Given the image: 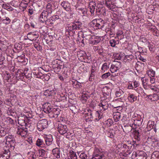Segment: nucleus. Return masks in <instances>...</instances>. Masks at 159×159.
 Listing matches in <instances>:
<instances>
[{"mask_svg":"<svg viewBox=\"0 0 159 159\" xmlns=\"http://www.w3.org/2000/svg\"><path fill=\"white\" fill-rule=\"evenodd\" d=\"M110 43L111 46L112 47H114L116 44V41L114 39H111L110 41Z\"/></svg>","mask_w":159,"mask_h":159,"instance_id":"obj_60","label":"nucleus"},{"mask_svg":"<svg viewBox=\"0 0 159 159\" xmlns=\"http://www.w3.org/2000/svg\"><path fill=\"white\" fill-rule=\"evenodd\" d=\"M96 10L95 13L98 14L102 15L105 16L106 14V11L104 7H102L101 4H98L96 6Z\"/></svg>","mask_w":159,"mask_h":159,"instance_id":"obj_8","label":"nucleus"},{"mask_svg":"<svg viewBox=\"0 0 159 159\" xmlns=\"http://www.w3.org/2000/svg\"><path fill=\"white\" fill-rule=\"evenodd\" d=\"M113 121L112 119H108L104 122L105 127L108 128L110 127L113 125Z\"/></svg>","mask_w":159,"mask_h":159,"instance_id":"obj_28","label":"nucleus"},{"mask_svg":"<svg viewBox=\"0 0 159 159\" xmlns=\"http://www.w3.org/2000/svg\"><path fill=\"white\" fill-rule=\"evenodd\" d=\"M61 5L64 9L66 11L70 10L71 8L70 4L68 2L63 1L61 3Z\"/></svg>","mask_w":159,"mask_h":159,"instance_id":"obj_21","label":"nucleus"},{"mask_svg":"<svg viewBox=\"0 0 159 159\" xmlns=\"http://www.w3.org/2000/svg\"><path fill=\"white\" fill-rule=\"evenodd\" d=\"M22 49L21 45L20 44H17L15 45L13 51L15 52H19Z\"/></svg>","mask_w":159,"mask_h":159,"instance_id":"obj_36","label":"nucleus"},{"mask_svg":"<svg viewBox=\"0 0 159 159\" xmlns=\"http://www.w3.org/2000/svg\"><path fill=\"white\" fill-rule=\"evenodd\" d=\"M121 67V63L119 62H117L116 65L113 64L111 65L110 68V70L112 73H115Z\"/></svg>","mask_w":159,"mask_h":159,"instance_id":"obj_18","label":"nucleus"},{"mask_svg":"<svg viewBox=\"0 0 159 159\" xmlns=\"http://www.w3.org/2000/svg\"><path fill=\"white\" fill-rule=\"evenodd\" d=\"M151 159H159V152H154L152 154Z\"/></svg>","mask_w":159,"mask_h":159,"instance_id":"obj_43","label":"nucleus"},{"mask_svg":"<svg viewBox=\"0 0 159 159\" xmlns=\"http://www.w3.org/2000/svg\"><path fill=\"white\" fill-rule=\"evenodd\" d=\"M48 121L46 119L39 120L37 124V127L39 131H41L47 127Z\"/></svg>","mask_w":159,"mask_h":159,"instance_id":"obj_4","label":"nucleus"},{"mask_svg":"<svg viewBox=\"0 0 159 159\" xmlns=\"http://www.w3.org/2000/svg\"><path fill=\"white\" fill-rule=\"evenodd\" d=\"M128 99L130 102L133 103L137 100V97L134 94L129 93L128 94Z\"/></svg>","mask_w":159,"mask_h":159,"instance_id":"obj_23","label":"nucleus"},{"mask_svg":"<svg viewBox=\"0 0 159 159\" xmlns=\"http://www.w3.org/2000/svg\"><path fill=\"white\" fill-rule=\"evenodd\" d=\"M10 149L8 147H4L3 153L0 154V159H8L10 156Z\"/></svg>","mask_w":159,"mask_h":159,"instance_id":"obj_5","label":"nucleus"},{"mask_svg":"<svg viewBox=\"0 0 159 159\" xmlns=\"http://www.w3.org/2000/svg\"><path fill=\"white\" fill-rule=\"evenodd\" d=\"M52 152L54 156L57 158L60 157V151L59 148H54L52 151Z\"/></svg>","mask_w":159,"mask_h":159,"instance_id":"obj_25","label":"nucleus"},{"mask_svg":"<svg viewBox=\"0 0 159 159\" xmlns=\"http://www.w3.org/2000/svg\"><path fill=\"white\" fill-rule=\"evenodd\" d=\"M112 130H110L108 131L107 133V135L109 137L111 138H114V135L112 133Z\"/></svg>","mask_w":159,"mask_h":159,"instance_id":"obj_59","label":"nucleus"},{"mask_svg":"<svg viewBox=\"0 0 159 159\" xmlns=\"http://www.w3.org/2000/svg\"><path fill=\"white\" fill-rule=\"evenodd\" d=\"M49 14L46 11H43L40 15L39 20L43 23L47 21L48 20V16Z\"/></svg>","mask_w":159,"mask_h":159,"instance_id":"obj_13","label":"nucleus"},{"mask_svg":"<svg viewBox=\"0 0 159 159\" xmlns=\"http://www.w3.org/2000/svg\"><path fill=\"white\" fill-rule=\"evenodd\" d=\"M152 31L155 36H158L159 35V33L158 32V30L155 27Z\"/></svg>","mask_w":159,"mask_h":159,"instance_id":"obj_58","label":"nucleus"},{"mask_svg":"<svg viewBox=\"0 0 159 159\" xmlns=\"http://www.w3.org/2000/svg\"><path fill=\"white\" fill-rule=\"evenodd\" d=\"M53 139H46L45 140L46 144L48 146L51 145L52 143Z\"/></svg>","mask_w":159,"mask_h":159,"instance_id":"obj_56","label":"nucleus"},{"mask_svg":"<svg viewBox=\"0 0 159 159\" xmlns=\"http://www.w3.org/2000/svg\"><path fill=\"white\" fill-rule=\"evenodd\" d=\"M136 58H138L143 62H145L146 59L144 58L142 56L143 54H141L139 52H137L135 53Z\"/></svg>","mask_w":159,"mask_h":159,"instance_id":"obj_32","label":"nucleus"},{"mask_svg":"<svg viewBox=\"0 0 159 159\" xmlns=\"http://www.w3.org/2000/svg\"><path fill=\"white\" fill-rule=\"evenodd\" d=\"M91 25L97 24H105V21L101 18L93 20L91 22Z\"/></svg>","mask_w":159,"mask_h":159,"instance_id":"obj_34","label":"nucleus"},{"mask_svg":"<svg viewBox=\"0 0 159 159\" xmlns=\"http://www.w3.org/2000/svg\"><path fill=\"white\" fill-rule=\"evenodd\" d=\"M96 6V3L94 2H90L89 4V7L90 9V12L92 16L94 15L96 12V8H95Z\"/></svg>","mask_w":159,"mask_h":159,"instance_id":"obj_14","label":"nucleus"},{"mask_svg":"<svg viewBox=\"0 0 159 159\" xmlns=\"http://www.w3.org/2000/svg\"><path fill=\"white\" fill-rule=\"evenodd\" d=\"M55 94V91L53 90H46L44 92V95L47 97L52 96Z\"/></svg>","mask_w":159,"mask_h":159,"instance_id":"obj_30","label":"nucleus"},{"mask_svg":"<svg viewBox=\"0 0 159 159\" xmlns=\"http://www.w3.org/2000/svg\"><path fill=\"white\" fill-rule=\"evenodd\" d=\"M88 113H86L84 115V118L86 122L92 121L93 119V112L90 109L88 110Z\"/></svg>","mask_w":159,"mask_h":159,"instance_id":"obj_9","label":"nucleus"},{"mask_svg":"<svg viewBox=\"0 0 159 159\" xmlns=\"http://www.w3.org/2000/svg\"><path fill=\"white\" fill-rule=\"evenodd\" d=\"M60 110L56 108H52V111L49 114L51 117L57 118L60 114Z\"/></svg>","mask_w":159,"mask_h":159,"instance_id":"obj_19","label":"nucleus"},{"mask_svg":"<svg viewBox=\"0 0 159 159\" xmlns=\"http://www.w3.org/2000/svg\"><path fill=\"white\" fill-rule=\"evenodd\" d=\"M92 159H105V157L103 154H94Z\"/></svg>","mask_w":159,"mask_h":159,"instance_id":"obj_31","label":"nucleus"},{"mask_svg":"<svg viewBox=\"0 0 159 159\" xmlns=\"http://www.w3.org/2000/svg\"><path fill=\"white\" fill-rule=\"evenodd\" d=\"M36 20L33 18L30 20V24L33 28H35L37 26Z\"/></svg>","mask_w":159,"mask_h":159,"instance_id":"obj_42","label":"nucleus"},{"mask_svg":"<svg viewBox=\"0 0 159 159\" xmlns=\"http://www.w3.org/2000/svg\"><path fill=\"white\" fill-rule=\"evenodd\" d=\"M134 124L136 126V127H139L142 124V122L141 120H134Z\"/></svg>","mask_w":159,"mask_h":159,"instance_id":"obj_49","label":"nucleus"},{"mask_svg":"<svg viewBox=\"0 0 159 159\" xmlns=\"http://www.w3.org/2000/svg\"><path fill=\"white\" fill-rule=\"evenodd\" d=\"M15 159H24L22 156L20 154H17L14 156Z\"/></svg>","mask_w":159,"mask_h":159,"instance_id":"obj_64","label":"nucleus"},{"mask_svg":"<svg viewBox=\"0 0 159 159\" xmlns=\"http://www.w3.org/2000/svg\"><path fill=\"white\" fill-rule=\"evenodd\" d=\"M2 7L4 9H6L9 11H12L13 10V8L9 5L3 4Z\"/></svg>","mask_w":159,"mask_h":159,"instance_id":"obj_44","label":"nucleus"},{"mask_svg":"<svg viewBox=\"0 0 159 159\" xmlns=\"http://www.w3.org/2000/svg\"><path fill=\"white\" fill-rule=\"evenodd\" d=\"M99 41L97 39H93V38H92L91 39L89 40V43L90 44L94 45L96 44L99 43Z\"/></svg>","mask_w":159,"mask_h":159,"instance_id":"obj_52","label":"nucleus"},{"mask_svg":"<svg viewBox=\"0 0 159 159\" xmlns=\"http://www.w3.org/2000/svg\"><path fill=\"white\" fill-rule=\"evenodd\" d=\"M95 70L93 69L92 67V69L91 70V73L90 75V76L89 79V81H93V80L94 79L95 75Z\"/></svg>","mask_w":159,"mask_h":159,"instance_id":"obj_37","label":"nucleus"},{"mask_svg":"<svg viewBox=\"0 0 159 159\" xmlns=\"http://www.w3.org/2000/svg\"><path fill=\"white\" fill-rule=\"evenodd\" d=\"M56 8V7L55 6V5L52 2L48 3L46 6V11L49 14H51Z\"/></svg>","mask_w":159,"mask_h":159,"instance_id":"obj_12","label":"nucleus"},{"mask_svg":"<svg viewBox=\"0 0 159 159\" xmlns=\"http://www.w3.org/2000/svg\"><path fill=\"white\" fill-rule=\"evenodd\" d=\"M156 126V124H155L154 121H149L147 124V128L148 129V130H150L152 129L155 128V129H154L155 131H156V130L155 129Z\"/></svg>","mask_w":159,"mask_h":159,"instance_id":"obj_22","label":"nucleus"},{"mask_svg":"<svg viewBox=\"0 0 159 159\" xmlns=\"http://www.w3.org/2000/svg\"><path fill=\"white\" fill-rule=\"evenodd\" d=\"M78 12L80 14H82L83 16H86L87 15V9L85 7L78 8L77 9Z\"/></svg>","mask_w":159,"mask_h":159,"instance_id":"obj_26","label":"nucleus"},{"mask_svg":"<svg viewBox=\"0 0 159 159\" xmlns=\"http://www.w3.org/2000/svg\"><path fill=\"white\" fill-rule=\"evenodd\" d=\"M6 134V132L5 129L3 128L0 127V137L5 136Z\"/></svg>","mask_w":159,"mask_h":159,"instance_id":"obj_54","label":"nucleus"},{"mask_svg":"<svg viewBox=\"0 0 159 159\" xmlns=\"http://www.w3.org/2000/svg\"><path fill=\"white\" fill-rule=\"evenodd\" d=\"M55 125L56 127L60 134L64 135L68 131V129L66 125L62 124L60 122L56 123Z\"/></svg>","mask_w":159,"mask_h":159,"instance_id":"obj_1","label":"nucleus"},{"mask_svg":"<svg viewBox=\"0 0 159 159\" xmlns=\"http://www.w3.org/2000/svg\"><path fill=\"white\" fill-rule=\"evenodd\" d=\"M81 25L80 24H77L75 23L68 27V30L70 31H73L74 30H78L80 29Z\"/></svg>","mask_w":159,"mask_h":159,"instance_id":"obj_16","label":"nucleus"},{"mask_svg":"<svg viewBox=\"0 0 159 159\" xmlns=\"http://www.w3.org/2000/svg\"><path fill=\"white\" fill-rule=\"evenodd\" d=\"M111 75V73L109 72H107L102 75L101 78L103 80H105Z\"/></svg>","mask_w":159,"mask_h":159,"instance_id":"obj_53","label":"nucleus"},{"mask_svg":"<svg viewBox=\"0 0 159 159\" xmlns=\"http://www.w3.org/2000/svg\"><path fill=\"white\" fill-rule=\"evenodd\" d=\"M25 118L22 117H19L17 119L18 123L21 126H23L26 125V121H25Z\"/></svg>","mask_w":159,"mask_h":159,"instance_id":"obj_29","label":"nucleus"},{"mask_svg":"<svg viewBox=\"0 0 159 159\" xmlns=\"http://www.w3.org/2000/svg\"><path fill=\"white\" fill-rule=\"evenodd\" d=\"M147 155L143 151L134 152L131 156L132 159H147Z\"/></svg>","mask_w":159,"mask_h":159,"instance_id":"obj_3","label":"nucleus"},{"mask_svg":"<svg viewBox=\"0 0 159 159\" xmlns=\"http://www.w3.org/2000/svg\"><path fill=\"white\" fill-rule=\"evenodd\" d=\"M144 66V64L139 62L138 61L136 63L135 68L137 71L142 70Z\"/></svg>","mask_w":159,"mask_h":159,"instance_id":"obj_27","label":"nucleus"},{"mask_svg":"<svg viewBox=\"0 0 159 159\" xmlns=\"http://www.w3.org/2000/svg\"><path fill=\"white\" fill-rule=\"evenodd\" d=\"M4 23L6 24H9L11 22V20L8 17L3 16L2 18V20H1Z\"/></svg>","mask_w":159,"mask_h":159,"instance_id":"obj_40","label":"nucleus"},{"mask_svg":"<svg viewBox=\"0 0 159 159\" xmlns=\"http://www.w3.org/2000/svg\"><path fill=\"white\" fill-rule=\"evenodd\" d=\"M109 68V67L107 66V63H104L101 69V71L102 73H104L105 72V71L107 70Z\"/></svg>","mask_w":159,"mask_h":159,"instance_id":"obj_45","label":"nucleus"},{"mask_svg":"<svg viewBox=\"0 0 159 159\" xmlns=\"http://www.w3.org/2000/svg\"><path fill=\"white\" fill-rule=\"evenodd\" d=\"M106 31L107 33H108L110 35H112L114 34V33L113 30L111 27L107 28L106 29Z\"/></svg>","mask_w":159,"mask_h":159,"instance_id":"obj_50","label":"nucleus"},{"mask_svg":"<svg viewBox=\"0 0 159 159\" xmlns=\"http://www.w3.org/2000/svg\"><path fill=\"white\" fill-rule=\"evenodd\" d=\"M16 132L17 134L20 135L22 137H24L27 134V128H24L19 126L16 128Z\"/></svg>","mask_w":159,"mask_h":159,"instance_id":"obj_6","label":"nucleus"},{"mask_svg":"<svg viewBox=\"0 0 159 159\" xmlns=\"http://www.w3.org/2000/svg\"><path fill=\"white\" fill-rule=\"evenodd\" d=\"M28 159H35L36 158L35 152L31 151L28 152Z\"/></svg>","mask_w":159,"mask_h":159,"instance_id":"obj_39","label":"nucleus"},{"mask_svg":"<svg viewBox=\"0 0 159 159\" xmlns=\"http://www.w3.org/2000/svg\"><path fill=\"white\" fill-rule=\"evenodd\" d=\"M124 60L129 62L134 60V57L132 55H126L124 58Z\"/></svg>","mask_w":159,"mask_h":159,"instance_id":"obj_35","label":"nucleus"},{"mask_svg":"<svg viewBox=\"0 0 159 159\" xmlns=\"http://www.w3.org/2000/svg\"><path fill=\"white\" fill-rule=\"evenodd\" d=\"M5 138L6 144L8 145V147H10L9 148L11 150H13L15 145V141L13 136L9 135L5 137Z\"/></svg>","mask_w":159,"mask_h":159,"instance_id":"obj_2","label":"nucleus"},{"mask_svg":"<svg viewBox=\"0 0 159 159\" xmlns=\"http://www.w3.org/2000/svg\"><path fill=\"white\" fill-rule=\"evenodd\" d=\"M39 36L37 33H34V32H30L27 35V39L32 41H36L37 39L39 37Z\"/></svg>","mask_w":159,"mask_h":159,"instance_id":"obj_15","label":"nucleus"},{"mask_svg":"<svg viewBox=\"0 0 159 159\" xmlns=\"http://www.w3.org/2000/svg\"><path fill=\"white\" fill-rule=\"evenodd\" d=\"M132 146L131 145L129 144L128 146L127 144H124L123 145L122 148L124 149L123 151H126L125 153L127 155H129L131 153L130 149L131 148Z\"/></svg>","mask_w":159,"mask_h":159,"instance_id":"obj_20","label":"nucleus"},{"mask_svg":"<svg viewBox=\"0 0 159 159\" xmlns=\"http://www.w3.org/2000/svg\"><path fill=\"white\" fill-rule=\"evenodd\" d=\"M82 36L84 37L83 38L88 40L89 42L92 38L91 35L90 34H87L86 32H84L82 35Z\"/></svg>","mask_w":159,"mask_h":159,"instance_id":"obj_47","label":"nucleus"},{"mask_svg":"<svg viewBox=\"0 0 159 159\" xmlns=\"http://www.w3.org/2000/svg\"><path fill=\"white\" fill-rule=\"evenodd\" d=\"M80 157L82 159H87V156L84 153H82L80 155Z\"/></svg>","mask_w":159,"mask_h":159,"instance_id":"obj_63","label":"nucleus"},{"mask_svg":"<svg viewBox=\"0 0 159 159\" xmlns=\"http://www.w3.org/2000/svg\"><path fill=\"white\" fill-rule=\"evenodd\" d=\"M36 145L40 147H44V144L43 140L42 139H38L36 143Z\"/></svg>","mask_w":159,"mask_h":159,"instance_id":"obj_38","label":"nucleus"},{"mask_svg":"<svg viewBox=\"0 0 159 159\" xmlns=\"http://www.w3.org/2000/svg\"><path fill=\"white\" fill-rule=\"evenodd\" d=\"M105 2L106 6L109 10L113 11H115L116 10V6L112 2L111 0H105Z\"/></svg>","mask_w":159,"mask_h":159,"instance_id":"obj_11","label":"nucleus"},{"mask_svg":"<svg viewBox=\"0 0 159 159\" xmlns=\"http://www.w3.org/2000/svg\"><path fill=\"white\" fill-rule=\"evenodd\" d=\"M25 74L23 72L22 70H18L16 73V78L18 79H20L21 80L25 81Z\"/></svg>","mask_w":159,"mask_h":159,"instance_id":"obj_17","label":"nucleus"},{"mask_svg":"<svg viewBox=\"0 0 159 159\" xmlns=\"http://www.w3.org/2000/svg\"><path fill=\"white\" fill-rule=\"evenodd\" d=\"M94 27H96V29H102L104 26L105 24H92Z\"/></svg>","mask_w":159,"mask_h":159,"instance_id":"obj_46","label":"nucleus"},{"mask_svg":"<svg viewBox=\"0 0 159 159\" xmlns=\"http://www.w3.org/2000/svg\"><path fill=\"white\" fill-rule=\"evenodd\" d=\"M147 74L151 78V77H154L155 75V72L152 69H150L148 70Z\"/></svg>","mask_w":159,"mask_h":159,"instance_id":"obj_48","label":"nucleus"},{"mask_svg":"<svg viewBox=\"0 0 159 159\" xmlns=\"http://www.w3.org/2000/svg\"><path fill=\"white\" fill-rule=\"evenodd\" d=\"M102 111H96V115L97 117H98V118H96L95 119V120H97L98 121L101 118H102V116L103 114L102 112Z\"/></svg>","mask_w":159,"mask_h":159,"instance_id":"obj_41","label":"nucleus"},{"mask_svg":"<svg viewBox=\"0 0 159 159\" xmlns=\"http://www.w3.org/2000/svg\"><path fill=\"white\" fill-rule=\"evenodd\" d=\"M113 115V118L116 122H117L120 119L121 114L119 112L114 113Z\"/></svg>","mask_w":159,"mask_h":159,"instance_id":"obj_33","label":"nucleus"},{"mask_svg":"<svg viewBox=\"0 0 159 159\" xmlns=\"http://www.w3.org/2000/svg\"><path fill=\"white\" fill-rule=\"evenodd\" d=\"M24 126H25V127H24V128H27L28 133L29 132V131L30 130V127L31 126L30 124L29 123L26 122V125H25Z\"/></svg>","mask_w":159,"mask_h":159,"instance_id":"obj_62","label":"nucleus"},{"mask_svg":"<svg viewBox=\"0 0 159 159\" xmlns=\"http://www.w3.org/2000/svg\"><path fill=\"white\" fill-rule=\"evenodd\" d=\"M147 97L150 99L152 101H157L159 99V96L156 93H154L152 94H150L147 95Z\"/></svg>","mask_w":159,"mask_h":159,"instance_id":"obj_24","label":"nucleus"},{"mask_svg":"<svg viewBox=\"0 0 159 159\" xmlns=\"http://www.w3.org/2000/svg\"><path fill=\"white\" fill-rule=\"evenodd\" d=\"M46 153V151L43 149H41L39 150L38 152V156L39 157H43L44 156Z\"/></svg>","mask_w":159,"mask_h":159,"instance_id":"obj_51","label":"nucleus"},{"mask_svg":"<svg viewBox=\"0 0 159 159\" xmlns=\"http://www.w3.org/2000/svg\"><path fill=\"white\" fill-rule=\"evenodd\" d=\"M72 85L74 87L78 88L77 83L78 82L75 80H71Z\"/></svg>","mask_w":159,"mask_h":159,"instance_id":"obj_61","label":"nucleus"},{"mask_svg":"<svg viewBox=\"0 0 159 159\" xmlns=\"http://www.w3.org/2000/svg\"><path fill=\"white\" fill-rule=\"evenodd\" d=\"M47 27L43 26L40 28L39 31L41 33H46V32Z\"/></svg>","mask_w":159,"mask_h":159,"instance_id":"obj_57","label":"nucleus"},{"mask_svg":"<svg viewBox=\"0 0 159 159\" xmlns=\"http://www.w3.org/2000/svg\"><path fill=\"white\" fill-rule=\"evenodd\" d=\"M69 159H77V157L75 153L72 152L69 157Z\"/></svg>","mask_w":159,"mask_h":159,"instance_id":"obj_55","label":"nucleus"},{"mask_svg":"<svg viewBox=\"0 0 159 159\" xmlns=\"http://www.w3.org/2000/svg\"><path fill=\"white\" fill-rule=\"evenodd\" d=\"M99 106L100 107V110L102 112L107 110L109 106L107 101L105 100H101Z\"/></svg>","mask_w":159,"mask_h":159,"instance_id":"obj_7","label":"nucleus"},{"mask_svg":"<svg viewBox=\"0 0 159 159\" xmlns=\"http://www.w3.org/2000/svg\"><path fill=\"white\" fill-rule=\"evenodd\" d=\"M43 111L44 112L46 113H49V114L52 112V109L50 104L48 102L43 104Z\"/></svg>","mask_w":159,"mask_h":159,"instance_id":"obj_10","label":"nucleus"}]
</instances>
